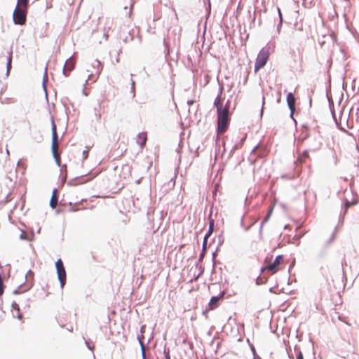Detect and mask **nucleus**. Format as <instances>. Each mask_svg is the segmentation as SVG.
<instances>
[{
	"label": "nucleus",
	"instance_id": "7ed1b4c3",
	"mask_svg": "<svg viewBox=\"0 0 359 359\" xmlns=\"http://www.w3.org/2000/svg\"><path fill=\"white\" fill-rule=\"evenodd\" d=\"M51 126H52V144H51V150L53 154V156L55 159V161L58 165H60V156L58 152L59 149V142H58V136L57 133V126L54 121V118L51 116Z\"/></svg>",
	"mask_w": 359,
	"mask_h": 359
},
{
	"label": "nucleus",
	"instance_id": "20e7f679",
	"mask_svg": "<svg viewBox=\"0 0 359 359\" xmlns=\"http://www.w3.org/2000/svg\"><path fill=\"white\" fill-rule=\"evenodd\" d=\"M270 57V52L268 48H262L257 54L255 63V72H257L267 63Z\"/></svg>",
	"mask_w": 359,
	"mask_h": 359
},
{
	"label": "nucleus",
	"instance_id": "f03ea898",
	"mask_svg": "<svg viewBox=\"0 0 359 359\" xmlns=\"http://www.w3.org/2000/svg\"><path fill=\"white\" fill-rule=\"evenodd\" d=\"M230 122L229 111L217 114V135L221 136L228 129Z\"/></svg>",
	"mask_w": 359,
	"mask_h": 359
},
{
	"label": "nucleus",
	"instance_id": "6ab92c4d",
	"mask_svg": "<svg viewBox=\"0 0 359 359\" xmlns=\"http://www.w3.org/2000/svg\"><path fill=\"white\" fill-rule=\"evenodd\" d=\"M4 291V285L3 282V278L1 277V275L0 274V296H1Z\"/></svg>",
	"mask_w": 359,
	"mask_h": 359
},
{
	"label": "nucleus",
	"instance_id": "ddd939ff",
	"mask_svg": "<svg viewBox=\"0 0 359 359\" xmlns=\"http://www.w3.org/2000/svg\"><path fill=\"white\" fill-rule=\"evenodd\" d=\"M57 205V191L54 190L50 200V205L52 208H56Z\"/></svg>",
	"mask_w": 359,
	"mask_h": 359
},
{
	"label": "nucleus",
	"instance_id": "9d476101",
	"mask_svg": "<svg viewBox=\"0 0 359 359\" xmlns=\"http://www.w3.org/2000/svg\"><path fill=\"white\" fill-rule=\"evenodd\" d=\"M92 66L95 68V73L91 72L90 74L88 76L89 79H90V77H97L102 72L103 67L102 65L98 60H94L92 62Z\"/></svg>",
	"mask_w": 359,
	"mask_h": 359
},
{
	"label": "nucleus",
	"instance_id": "f3484780",
	"mask_svg": "<svg viewBox=\"0 0 359 359\" xmlns=\"http://www.w3.org/2000/svg\"><path fill=\"white\" fill-rule=\"evenodd\" d=\"M28 2H29V0H18L17 7L27 9V6H28Z\"/></svg>",
	"mask_w": 359,
	"mask_h": 359
},
{
	"label": "nucleus",
	"instance_id": "2eb2a0df",
	"mask_svg": "<svg viewBox=\"0 0 359 359\" xmlns=\"http://www.w3.org/2000/svg\"><path fill=\"white\" fill-rule=\"evenodd\" d=\"M213 226H214V223H213V221H212L210 223V228L208 229V233H206V235L205 236V238H204V241H203V248L205 247L206 244H207V239L211 235L212 231H213Z\"/></svg>",
	"mask_w": 359,
	"mask_h": 359
},
{
	"label": "nucleus",
	"instance_id": "4be33fe9",
	"mask_svg": "<svg viewBox=\"0 0 359 359\" xmlns=\"http://www.w3.org/2000/svg\"><path fill=\"white\" fill-rule=\"evenodd\" d=\"M76 205H73L72 203H69V210L70 212H75V211L81 210L80 208H76Z\"/></svg>",
	"mask_w": 359,
	"mask_h": 359
},
{
	"label": "nucleus",
	"instance_id": "a211bd4d",
	"mask_svg": "<svg viewBox=\"0 0 359 359\" xmlns=\"http://www.w3.org/2000/svg\"><path fill=\"white\" fill-rule=\"evenodd\" d=\"M358 203V200H353L352 201H346L345 203V212L347 211L348 208L352 205H355Z\"/></svg>",
	"mask_w": 359,
	"mask_h": 359
},
{
	"label": "nucleus",
	"instance_id": "412c9836",
	"mask_svg": "<svg viewBox=\"0 0 359 359\" xmlns=\"http://www.w3.org/2000/svg\"><path fill=\"white\" fill-rule=\"evenodd\" d=\"M122 144H123V147L121 149V151L118 153L119 156H124V154L127 151V148H126V145L125 142H123Z\"/></svg>",
	"mask_w": 359,
	"mask_h": 359
},
{
	"label": "nucleus",
	"instance_id": "39448f33",
	"mask_svg": "<svg viewBox=\"0 0 359 359\" xmlns=\"http://www.w3.org/2000/svg\"><path fill=\"white\" fill-rule=\"evenodd\" d=\"M26 10L16 7L13 12V21L15 24L22 25L26 22Z\"/></svg>",
	"mask_w": 359,
	"mask_h": 359
},
{
	"label": "nucleus",
	"instance_id": "b1692460",
	"mask_svg": "<svg viewBox=\"0 0 359 359\" xmlns=\"http://www.w3.org/2000/svg\"><path fill=\"white\" fill-rule=\"evenodd\" d=\"M20 238L23 240L27 239V233L25 231H22L21 234L20 235Z\"/></svg>",
	"mask_w": 359,
	"mask_h": 359
},
{
	"label": "nucleus",
	"instance_id": "f257e3e1",
	"mask_svg": "<svg viewBox=\"0 0 359 359\" xmlns=\"http://www.w3.org/2000/svg\"><path fill=\"white\" fill-rule=\"evenodd\" d=\"M284 262V257L283 255H278L275 259L273 256L266 257L264 261V266L261 269L262 274L264 278L268 277L276 273L282 269V264Z\"/></svg>",
	"mask_w": 359,
	"mask_h": 359
},
{
	"label": "nucleus",
	"instance_id": "bb28decb",
	"mask_svg": "<svg viewBox=\"0 0 359 359\" xmlns=\"http://www.w3.org/2000/svg\"><path fill=\"white\" fill-rule=\"evenodd\" d=\"M132 88L133 89L135 88V81H132Z\"/></svg>",
	"mask_w": 359,
	"mask_h": 359
},
{
	"label": "nucleus",
	"instance_id": "aec40b11",
	"mask_svg": "<svg viewBox=\"0 0 359 359\" xmlns=\"http://www.w3.org/2000/svg\"><path fill=\"white\" fill-rule=\"evenodd\" d=\"M272 211H273V207L269 210L266 217L264 218V219L262 222V226L269 220V219L272 213Z\"/></svg>",
	"mask_w": 359,
	"mask_h": 359
},
{
	"label": "nucleus",
	"instance_id": "0eeeda50",
	"mask_svg": "<svg viewBox=\"0 0 359 359\" xmlns=\"http://www.w3.org/2000/svg\"><path fill=\"white\" fill-rule=\"evenodd\" d=\"M224 98L222 97V93L215 99L214 105L217 109V114L229 111V102H227L226 105L224 106Z\"/></svg>",
	"mask_w": 359,
	"mask_h": 359
},
{
	"label": "nucleus",
	"instance_id": "c85d7f7f",
	"mask_svg": "<svg viewBox=\"0 0 359 359\" xmlns=\"http://www.w3.org/2000/svg\"><path fill=\"white\" fill-rule=\"evenodd\" d=\"M107 102H108L107 100H103V101H102L101 103H106V104H107Z\"/></svg>",
	"mask_w": 359,
	"mask_h": 359
},
{
	"label": "nucleus",
	"instance_id": "a878e982",
	"mask_svg": "<svg viewBox=\"0 0 359 359\" xmlns=\"http://www.w3.org/2000/svg\"><path fill=\"white\" fill-rule=\"evenodd\" d=\"M297 359H304L303 355L301 352H299L297 355Z\"/></svg>",
	"mask_w": 359,
	"mask_h": 359
},
{
	"label": "nucleus",
	"instance_id": "9b49d317",
	"mask_svg": "<svg viewBox=\"0 0 359 359\" xmlns=\"http://www.w3.org/2000/svg\"><path fill=\"white\" fill-rule=\"evenodd\" d=\"M224 295V292H222L219 296L218 297H212L210 302L208 304V307L210 310H213L218 306V302L220 299H222Z\"/></svg>",
	"mask_w": 359,
	"mask_h": 359
},
{
	"label": "nucleus",
	"instance_id": "5701e85b",
	"mask_svg": "<svg viewBox=\"0 0 359 359\" xmlns=\"http://www.w3.org/2000/svg\"><path fill=\"white\" fill-rule=\"evenodd\" d=\"M11 62H12V56L10 55L8 57V64H7V69H8V71L10 70V69L11 68Z\"/></svg>",
	"mask_w": 359,
	"mask_h": 359
},
{
	"label": "nucleus",
	"instance_id": "4468645a",
	"mask_svg": "<svg viewBox=\"0 0 359 359\" xmlns=\"http://www.w3.org/2000/svg\"><path fill=\"white\" fill-rule=\"evenodd\" d=\"M309 158V154L307 151H303L297 158V161L299 163H304L307 159Z\"/></svg>",
	"mask_w": 359,
	"mask_h": 359
},
{
	"label": "nucleus",
	"instance_id": "423d86ee",
	"mask_svg": "<svg viewBox=\"0 0 359 359\" xmlns=\"http://www.w3.org/2000/svg\"><path fill=\"white\" fill-rule=\"evenodd\" d=\"M58 279L61 287H63L66 281V271L62 261L60 259L55 263Z\"/></svg>",
	"mask_w": 359,
	"mask_h": 359
},
{
	"label": "nucleus",
	"instance_id": "f8f14e48",
	"mask_svg": "<svg viewBox=\"0 0 359 359\" xmlns=\"http://www.w3.org/2000/svg\"><path fill=\"white\" fill-rule=\"evenodd\" d=\"M137 143L140 144L141 149H143L147 141V134L146 132L140 133L137 135L136 139Z\"/></svg>",
	"mask_w": 359,
	"mask_h": 359
},
{
	"label": "nucleus",
	"instance_id": "cd10ccee",
	"mask_svg": "<svg viewBox=\"0 0 359 359\" xmlns=\"http://www.w3.org/2000/svg\"><path fill=\"white\" fill-rule=\"evenodd\" d=\"M193 103H194V102H193V101H189V102H188L189 105H191Z\"/></svg>",
	"mask_w": 359,
	"mask_h": 359
},
{
	"label": "nucleus",
	"instance_id": "393cba45",
	"mask_svg": "<svg viewBox=\"0 0 359 359\" xmlns=\"http://www.w3.org/2000/svg\"><path fill=\"white\" fill-rule=\"evenodd\" d=\"M278 15H279V18H280V24H281L283 22V16H282L281 11L279 8H278Z\"/></svg>",
	"mask_w": 359,
	"mask_h": 359
},
{
	"label": "nucleus",
	"instance_id": "1a4fd4ad",
	"mask_svg": "<svg viewBox=\"0 0 359 359\" xmlns=\"http://www.w3.org/2000/svg\"><path fill=\"white\" fill-rule=\"evenodd\" d=\"M295 97L292 93H289L287 95V103L290 110V116L292 117L295 111Z\"/></svg>",
	"mask_w": 359,
	"mask_h": 359
},
{
	"label": "nucleus",
	"instance_id": "6e6552de",
	"mask_svg": "<svg viewBox=\"0 0 359 359\" xmlns=\"http://www.w3.org/2000/svg\"><path fill=\"white\" fill-rule=\"evenodd\" d=\"M75 60L73 57H69L66 60V62L63 67V74L68 76L69 73L74 69L75 67Z\"/></svg>",
	"mask_w": 359,
	"mask_h": 359
},
{
	"label": "nucleus",
	"instance_id": "dca6fc26",
	"mask_svg": "<svg viewBox=\"0 0 359 359\" xmlns=\"http://www.w3.org/2000/svg\"><path fill=\"white\" fill-rule=\"evenodd\" d=\"M13 309L16 311V314H15V316L19 319V320H22V315L20 313V307H19V305L17 304L16 303H14L12 306Z\"/></svg>",
	"mask_w": 359,
	"mask_h": 359
}]
</instances>
